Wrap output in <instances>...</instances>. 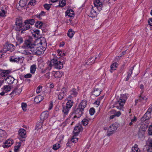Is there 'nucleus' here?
Here are the masks:
<instances>
[{"label": "nucleus", "instance_id": "nucleus-1", "mask_svg": "<svg viewBox=\"0 0 152 152\" xmlns=\"http://www.w3.org/2000/svg\"><path fill=\"white\" fill-rule=\"evenodd\" d=\"M87 103V102L86 100H83L81 102L78 107L75 108L74 110L75 115L73 118H79L81 117L83 113L84 109L86 106Z\"/></svg>", "mask_w": 152, "mask_h": 152}, {"label": "nucleus", "instance_id": "nucleus-2", "mask_svg": "<svg viewBox=\"0 0 152 152\" xmlns=\"http://www.w3.org/2000/svg\"><path fill=\"white\" fill-rule=\"evenodd\" d=\"M47 64L48 65L47 69L49 70H50L53 66L58 69H61L63 67V63L56 58L53 59L50 61H48Z\"/></svg>", "mask_w": 152, "mask_h": 152}, {"label": "nucleus", "instance_id": "nucleus-3", "mask_svg": "<svg viewBox=\"0 0 152 152\" xmlns=\"http://www.w3.org/2000/svg\"><path fill=\"white\" fill-rule=\"evenodd\" d=\"M15 23L16 26V29L17 31H21V33L28 29V20H27L25 21L24 26L22 25V21L18 18L16 19Z\"/></svg>", "mask_w": 152, "mask_h": 152}, {"label": "nucleus", "instance_id": "nucleus-4", "mask_svg": "<svg viewBox=\"0 0 152 152\" xmlns=\"http://www.w3.org/2000/svg\"><path fill=\"white\" fill-rule=\"evenodd\" d=\"M152 116V105L148 109L147 112L141 118V121L143 124L147 125V126L149 123V119Z\"/></svg>", "mask_w": 152, "mask_h": 152}, {"label": "nucleus", "instance_id": "nucleus-5", "mask_svg": "<svg viewBox=\"0 0 152 152\" xmlns=\"http://www.w3.org/2000/svg\"><path fill=\"white\" fill-rule=\"evenodd\" d=\"M38 44H36L35 40H33L32 37L29 36V51L31 53L29 52V53H32L34 54L35 53L37 48L38 46Z\"/></svg>", "mask_w": 152, "mask_h": 152}, {"label": "nucleus", "instance_id": "nucleus-6", "mask_svg": "<svg viewBox=\"0 0 152 152\" xmlns=\"http://www.w3.org/2000/svg\"><path fill=\"white\" fill-rule=\"evenodd\" d=\"M128 97L127 94H121V96L118 100V103L119 104L118 106H117L116 107L120 110H123V106L125 103L126 100L127 99Z\"/></svg>", "mask_w": 152, "mask_h": 152}, {"label": "nucleus", "instance_id": "nucleus-7", "mask_svg": "<svg viewBox=\"0 0 152 152\" xmlns=\"http://www.w3.org/2000/svg\"><path fill=\"white\" fill-rule=\"evenodd\" d=\"M39 44H40V45L38 47L34 54L38 55L43 54L44 53V51L46 49V48L43 46L46 45V43L45 41H44L43 42H42L41 40H39Z\"/></svg>", "mask_w": 152, "mask_h": 152}, {"label": "nucleus", "instance_id": "nucleus-8", "mask_svg": "<svg viewBox=\"0 0 152 152\" xmlns=\"http://www.w3.org/2000/svg\"><path fill=\"white\" fill-rule=\"evenodd\" d=\"M147 127V125L142 124L141 125L137 133L139 138H142L144 136Z\"/></svg>", "mask_w": 152, "mask_h": 152}, {"label": "nucleus", "instance_id": "nucleus-9", "mask_svg": "<svg viewBox=\"0 0 152 152\" xmlns=\"http://www.w3.org/2000/svg\"><path fill=\"white\" fill-rule=\"evenodd\" d=\"M67 91V88L65 87L62 88L61 91L59 92L57 91V92H56V94H57L58 99L60 100L62 99L66 95Z\"/></svg>", "mask_w": 152, "mask_h": 152}, {"label": "nucleus", "instance_id": "nucleus-10", "mask_svg": "<svg viewBox=\"0 0 152 152\" xmlns=\"http://www.w3.org/2000/svg\"><path fill=\"white\" fill-rule=\"evenodd\" d=\"M94 7L97 9L98 11H100L102 9L103 4L102 2H101L100 0H95L94 2Z\"/></svg>", "mask_w": 152, "mask_h": 152}, {"label": "nucleus", "instance_id": "nucleus-11", "mask_svg": "<svg viewBox=\"0 0 152 152\" xmlns=\"http://www.w3.org/2000/svg\"><path fill=\"white\" fill-rule=\"evenodd\" d=\"M10 61L11 62H17L20 64L22 63L23 62V58L22 57H16L12 56L10 58Z\"/></svg>", "mask_w": 152, "mask_h": 152}, {"label": "nucleus", "instance_id": "nucleus-12", "mask_svg": "<svg viewBox=\"0 0 152 152\" xmlns=\"http://www.w3.org/2000/svg\"><path fill=\"white\" fill-rule=\"evenodd\" d=\"M22 48L25 49L23 50V54L28 55V40H27L25 41L23 45L22 46Z\"/></svg>", "mask_w": 152, "mask_h": 152}, {"label": "nucleus", "instance_id": "nucleus-13", "mask_svg": "<svg viewBox=\"0 0 152 152\" xmlns=\"http://www.w3.org/2000/svg\"><path fill=\"white\" fill-rule=\"evenodd\" d=\"M14 46L12 44H9L7 45L6 47H4L3 50V52L5 53L7 51L12 52L14 50Z\"/></svg>", "mask_w": 152, "mask_h": 152}, {"label": "nucleus", "instance_id": "nucleus-14", "mask_svg": "<svg viewBox=\"0 0 152 152\" xmlns=\"http://www.w3.org/2000/svg\"><path fill=\"white\" fill-rule=\"evenodd\" d=\"M96 8L92 7L91 9L89 10L88 15L91 17H95L97 15V12L95 10Z\"/></svg>", "mask_w": 152, "mask_h": 152}, {"label": "nucleus", "instance_id": "nucleus-15", "mask_svg": "<svg viewBox=\"0 0 152 152\" xmlns=\"http://www.w3.org/2000/svg\"><path fill=\"white\" fill-rule=\"evenodd\" d=\"M26 132L23 129H21L18 131L19 137L25 138L26 137Z\"/></svg>", "mask_w": 152, "mask_h": 152}, {"label": "nucleus", "instance_id": "nucleus-16", "mask_svg": "<svg viewBox=\"0 0 152 152\" xmlns=\"http://www.w3.org/2000/svg\"><path fill=\"white\" fill-rule=\"evenodd\" d=\"M82 128L81 126H76L73 131V133L75 135H77L79 132L82 130Z\"/></svg>", "mask_w": 152, "mask_h": 152}, {"label": "nucleus", "instance_id": "nucleus-17", "mask_svg": "<svg viewBox=\"0 0 152 152\" xmlns=\"http://www.w3.org/2000/svg\"><path fill=\"white\" fill-rule=\"evenodd\" d=\"M4 145H3L4 148L8 147L11 146L13 143V141L12 139H8L4 142Z\"/></svg>", "mask_w": 152, "mask_h": 152}, {"label": "nucleus", "instance_id": "nucleus-18", "mask_svg": "<svg viewBox=\"0 0 152 152\" xmlns=\"http://www.w3.org/2000/svg\"><path fill=\"white\" fill-rule=\"evenodd\" d=\"M49 113L48 111H45L43 112L40 115V119L41 120L44 121L48 118Z\"/></svg>", "mask_w": 152, "mask_h": 152}, {"label": "nucleus", "instance_id": "nucleus-19", "mask_svg": "<svg viewBox=\"0 0 152 152\" xmlns=\"http://www.w3.org/2000/svg\"><path fill=\"white\" fill-rule=\"evenodd\" d=\"M52 74L56 78L61 77L63 74V73L62 72H61L60 71L56 72L53 71L52 72Z\"/></svg>", "mask_w": 152, "mask_h": 152}, {"label": "nucleus", "instance_id": "nucleus-20", "mask_svg": "<svg viewBox=\"0 0 152 152\" xmlns=\"http://www.w3.org/2000/svg\"><path fill=\"white\" fill-rule=\"evenodd\" d=\"M65 15L66 16H68L69 17H74L75 13L73 10H68L65 12Z\"/></svg>", "mask_w": 152, "mask_h": 152}, {"label": "nucleus", "instance_id": "nucleus-21", "mask_svg": "<svg viewBox=\"0 0 152 152\" xmlns=\"http://www.w3.org/2000/svg\"><path fill=\"white\" fill-rule=\"evenodd\" d=\"M43 99L44 98L42 96L38 95L34 99V103L36 104H38L42 101Z\"/></svg>", "mask_w": 152, "mask_h": 152}, {"label": "nucleus", "instance_id": "nucleus-22", "mask_svg": "<svg viewBox=\"0 0 152 152\" xmlns=\"http://www.w3.org/2000/svg\"><path fill=\"white\" fill-rule=\"evenodd\" d=\"M101 91V90L99 89L95 88L92 92V94L96 96H97L100 94Z\"/></svg>", "mask_w": 152, "mask_h": 152}, {"label": "nucleus", "instance_id": "nucleus-23", "mask_svg": "<svg viewBox=\"0 0 152 152\" xmlns=\"http://www.w3.org/2000/svg\"><path fill=\"white\" fill-rule=\"evenodd\" d=\"M22 91V90L21 88H15L13 91L12 92L10 95H16L20 94Z\"/></svg>", "mask_w": 152, "mask_h": 152}, {"label": "nucleus", "instance_id": "nucleus-24", "mask_svg": "<svg viewBox=\"0 0 152 152\" xmlns=\"http://www.w3.org/2000/svg\"><path fill=\"white\" fill-rule=\"evenodd\" d=\"M15 80L14 77L11 76H10L7 77L5 79V80L8 84H12L13 83Z\"/></svg>", "mask_w": 152, "mask_h": 152}, {"label": "nucleus", "instance_id": "nucleus-25", "mask_svg": "<svg viewBox=\"0 0 152 152\" xmlns=\"http://www.w3.org/2000/svg\"><path fill=\"white\" fill-rule=\"evenodd\" d=\"M96 57H92L89 58L87 61L86 63L87 64L89 65H91L94 63L95 61V59Z\"/></svg>", "mask_w": 152, "mask_h": 152}, {"label": "nucleus", "instance_id": "nucleus-26", "mask_svg": "<svg viewBox=\"0 0 152 152\" xmlns=\"http://www.w3.org/2000/svg\"><path fill=\"white\" fill-rule=\"evenodd\" d=\"M74 104V101L72 99H69L66 103V106L68 108H71Z\"/></svg>", "mask_w": 152, "mask_h": 152}, {"label": "nucleus", "instance_id": "nucleus-27", "mask_svg": "<svg viewBox=\"0 0 152 152\" xmlns=\"http://www.w3.org/2000/svg\"><path fill=\"white\" fill-rule=\"evenodd\" d=\"M118 126L116 124L114 123L111 124L108 128V130H111L114 132L117 130Z\"/></svg>", "mask_w": 152, "mask_h": 152}, {"label": "nucleus", "instance_id": "nucleus-28", "mask_svg": "<svg viewBox=\"0 0 152 152\" xmlns=\"http://www.w3.org/2000/svg\"><path fill=\"white\" fill-rule=\"evenodd\" d=\"M37 69V66L34 64L31 65L30 68V72L32 74H34Z\"/></svg>", "mask_w": 152, "mask_h": 152}, {"label": "nucleus", "instance_id": "nucleus-29", "mask_svg": "<svg viewBox=\"0 0 152 152\" xmlns=\"http://www.w3.org/2000/svg\"><path fill=\"white\" fill-rule=\"evenodd\" d=\"M134 66L133 67H131L129 69V71L128 72V75H127V78L126 79V81H128L129 78L130 77L132 73V71L134 69Z\"/></svg>", "mask_w": 152, "mask_h": 152}, {"label": "nucleus", "instance_id": "nucleus-30", "mask_svg": "<svg viewBox=\"0 0 152 152\" xmlns=\"http://www.w3.org/2000/svg\"><path fill=\"white\" fill-rule=\"evenodd\" d=\"M132 152H141L139 148H138V146L136 144H135L132 148Z\"/></svg>", "mask_w": 152, "mask_h": 152}, {"label": "nucleus", "instance_id": "nucleus-31", "mask_svg": "<svg viewBox=\"0 0 152 152\" xmlns=\"http://www.w3.org/2000/svg\"><path fill=\"white\" fill-rule=\"evenodd\" d=\"M118 65V63L116 62H115L112 64L110 66L111 70L110 71V72H112L111 70H116L117 68Z\"/></svg>", "mask_w": 152, "mask_h": 152}, {"label": "nucleus", "instance_id": "nucleus-32", "mask_svg": "<svg viewBox=\"0 0 152 152\" xmlns=\"http://www.w3.org/2000/svg\"><path fill=\"white\" fill-rule=\"evenodd\" d=\"M69 93L70 94L72 95V96H74L75 97H76L77 94V93L76 91V89L74 88L71 90L69 91Z\"/></svg>", "mask_w": 152, "mask_h": 152}, {"label": "nucleus", "instance_id": "nucleus-33", "mask_svg": "<svg viewBox=\"0 0 152 152\" xmlns=\"http://www.w3.org/2000/svg\"><path fill=\"white\" fill-rule=\"evenodd\" d=\"M27 1L28 0H20L19 5L21 7H24L26 6Z\"/></svg>", "mask_w": 152, "mask_h": 152}, {"label": "nucleus", "instance_id": "nucleus-34", "mask_svg": "<svg viewBox=\"0 0 152 152\" xmlns=\"http://www.w3.org/2000/svg\"><path fill=\"white\" fill-rule=\"evenodd\" d=\"M6 136V132L3 130L0 129V141L1 138L5 137Z\"/></svg>", "mask_w": 152, "mask_h": 152}, {"label": "nucleus", "instance_id": "nucleus-35", "mask_svg": "<svg viewBox=\"0 0 152 152\" xmlns=\"http://www.w3.org/2000/svg\"><path fill=\"white\" fill-rule=\"evenodd\" d=\"M70 108H68L66 106L63 107L62 112H63L64 114L66 115L68 114Z\"/></svg>", "mask_w": 152, "mask_h": 152}, {"label": "nucleus", "instance_id": "nucleus-36", "mask_svg": "<svg viewBox=\"0 0 152 152\" xmlns=\"http://www.w3.org/2000/svg\"><path fill=\"white\" fill-rule=\"evenodd\" d=\"M75 34L74 31H73L72 29H69L67 33L68 36L70 38H72Z\"/></svg>", "mask_w": 152, "mask_h": 152}, {"label": "nucleus", "instance_id": "nucleus-37", "mask_svg": "<svg viewBox=\"0 0 152 152\" xmlns=\"http://www.w3.org/2000/svg\"><path fill=\"white\" fill-rule=\"evenodd\" d=\"M21 145L20 142L17 143L16 145L14 147V152H18V151Z\"/></svg>", "mask_w": 152, "mask_h": 152}, {"label": "nucleus", "instance_id": "nucleus-38", "mask_svg": "<svg viewBox=\"0 0 152 152\" xmlns=\"http://www.w3.org/2000/svg\"><path fill=\"white\" fill-rule=\"evenodd\" d=\"M10 72L9 70H3L1 73V75L2 77H6Z\"/></svg>", "mask_w": 152, "mask_h": 152}, {"label": "nucleus", "instance_id": "nucleus-39", "mask_svg": "<svg viewBox=\"0 0 152 152\" xmlns=\"http://www.w3.org/2000/svg\"><path fill=\"white\" fill-rule=\"evenodd\" d=\"M11 87L9 86H4L3 87V90L6 93L10 91L11 90Z\"/></svg>", "mask_w": 152, "mask_h": 152}, {"label": "nucleus", "instance_id": "nucleus-40", "mask_svg": "<svg viewBox=\"0 0 152 152\" xmlns=\"http://www.w3.org/2000/svg\"><path fill=\"white\" fill-rule=\"evenodd\" d=\"M66 3V2L65 0H61L59 2V4L57 7H63L65 6Z\"/></svg>", "mask_w": 152, "mask_h": 152}, {"label": "nucleus", "instance_id": "nucleus-41", "mask_svg": "<svg viewBox=\"0 0 152 152\" xmlns=\"http://www.w3.org/2000/svg\"><path fill=\"white\" fill-rule=\"evenodd\" d=\"M75 136H76L74 135L70 139L72 143H75L78 141V139L76 138Z\"/></svg>", "mask_w": 152, "mask_h": 152}, {"label": "nucleus", "instance_id": "nucleus-42", "mask_svg": "<svg viewBox=\"0 0 152 152\" xmlns=\"http://www.w3.org/2000/svg\"><path fill=\"white\" fill-rule=\"evenodd\" d=\"M43 23L41 21H37L35 24V26L38 28H40L42 25Z\"/></svg>", "mask_w": 152, "mask_h": 152}, {"label": "nucleus", "instance_id": "nucleus-43", "mask_svg": "<svg viewBox=\"0 0 152 152\" xmlns=\"http://www.w3.org/2000/svg\"><path fill=\"white\" fill-rule=\"evenodd\" d=\"M21 107L23 110L26 111L27 107V104L23 102L21 103Z\"/></svg>", "mask_w": 152, "mask_h": 152}, {"label": "nucleus", "instance_id": "nucleus-44", "mask_svg": "<svg viewBox=\"0 0 152 152\" xmlns=\"http://www.w3.org/2000/svg\"><path fill=\"white\" fill-rule=\"evenodd\" d=\"M6 12L3 10H1L0 11V17H4L6 16Z\"/></svg>", "mask_w": 152, "mask_h": 152}, {"label": "nucleus", "instance_id": "nucleus-45", "mask_svg": "<svg viewBox=\"0 0 152 152\" xmlns=\"http://www.w3.org/2000/svg\"><path fill=\"white\" fill-rule=\"evenodd\" d=\"M57 52L58 53V55L59 56H65L64 52L63 51L60 50H57Z\"/></svg>", "mask_w": 152, "mask_h": 152}, {"label": "nucleus", "instance_id": "nucleus-46", "mask_svg": "<svg viewBox=\"0 0 152 152\" xmlns=\"http://www.w3.org/2000/svg\"><path fill=\"white\" fill-rule=\"evenodd\" d=\"M34 32H31V34L32 35L34 36V37H35L36 36V35L37 34L38 35L39 34V30L37 29L35 30H33Z\"/></svg>", "mask_w": 152, "mask_h": 152}, {"label": "nucleus", "instance_id": "nucleus-47", "mask_svg": "<svg viewBox=\"0 0 152 152\" xmlns=\"http://www.w3.org/2000/svg\"><path fill=\"white\" fill-rule=\"evenodd\" d=\"M88 121L89 120L87 119H83L82 121V124L83 125L86 126L88 124Z\"/></svg>", "mask_w": 152, "mask_h": 152}, {"label": "nucleus", "instance_id": "nucleus-48", "mask_svg": "<svg viewBox=\"0 0 152 152\" xmlns=\"http://www.w3.org/2000/svg\"><path fill=\"white\" fill-rule=\"evenodd\" d=\"M52 5V4H45L44 5V7L45 9L47 10H49L50 9Z\"/></svg>", "mask_w": 152, "mask_h": 152}, {"label": "nucleus", "instance_id": "nucleus-49", "mask_svg": "<svg viewBox=\"0 0 152 152\" xmlns=\"http://www.w3.org/2000/svg\"><path fill=\"white\" fill-rule=\"evenodd\" d=\"M60 147V145L59 144L56 143L53 145V149L55 150H56L58 149Z\"/></svg>", "mask_w": 152, "mask_h": 152}, {"label": "nucleus", "instance_id": "nucleus-50", "mask_svg": "<svg viewBox=\"0 0 152 152\" xmlns=\"http://www.w3.org/2000/svg\"><path fill=\"white\" fill-rule=\"evenodd\" d=\"M42 87L41 86H39L36 89V92L37 94L39 93L42 91Z\"/></svg>", "mask_w": 152, "mask_h": 152}, {"label": "nucleus", "instance_id": "nucleus-51", "mask_svg": "<svg viewBox=\"0 0 152 152\" xmlns=\"http://www.w3.org/2000/svg\"><path fill=\"white\" fill-rule=\"evenodd\" d=\"M42 123H39L38 124H37L36 125V127L37 130L41 128L42 126Z\"/></svg>", "mask_w": 152, "mask_h": 152}, {"label": "nucleus", "instance_id": "nucleus-52", "mask_svg": "<svg viewBox=\"0 0 152 152\" xmlns=\"http://www.w3.org/2000/svg\"><path fill=\"white\" fill-rule=\"evenodd\" d=\"M50 72H48V73H46L45 74V75L44 77L46 80H47L50 79Z\"/></svg>", "mask_w": 152, "mask_h": 152}, {"label": "nucleus", "instance_id": "nucleus-53", "mask_svg": "<svg viewBox=\"0 0 152 152\" xmlns=\"http://www.w3.org/2000/svg\"><path fill=\"white\" fill-rule=\"evenodd\" d=\"M36 4L35 0H30L29 1V4L32 6H34Z\"/></svg>", "mask_w": 152, "mask_h": 152}, {"label": "nucleus", "instance_id": "nucleus-54", "mask_svg": "<svg viewBox=\"0 0 152 152\" xmlns=\"http://www.w3.org/2000/svg\"><path fill=\"white\" fill-rule=\"evenodd\" d=\"M146 99H147V98L145 96H140L137 100L139 101H142Z\"/></svg>", "mask_w": 152, "mask_h": 152}, {"label": "nucleus", "instance_id": "nucleus-55", "mask_svg": "<svg viewBox=\"0 0 152 152\" xmlns=\"http://www.w3.org/2000/svg\"><path fill=\"white\" fill-rule=\"evenodd\" d=\"M149 148L148 150V151L149 152V151L150 150H152V139L150 141V142L149 143Z\"/></svg>", "mask_w": 152, "mask_h": 152}, {"label": "nucleus", "instance_id": "nucleus-56", "mask_svg": "<svg viewBox=\"0 0 152 152\" xmlns=\"http://www.w3.org/2000/svg\"><path fill=\"white\" fill-rule=\"evenodd\" d=\"M114 132L111 130H108V131L107 132V135L108 136H110L112 134L114 133Z\"/></svg>", "mask_w": 152, "mask_h": 152}, {"label": "nucleus", "instance_id": "nucleus-57", "mask_svg": "<svg viewBox=\"0 0 152 152\" xmlns=\"http://www.w3.org/2000/svg\"><path fill=\"white\" fill-rule=\"evenodd\" d=\"M148 133L150 135H152V125L149 126L148 130Z\"/></svg>", "mask_w": 152, "mask_h": 152}, {"label": "nucleus", "instance_id": "nucleus-58", "mask_svg": "<svg viewBox=\"0 0 152 152\" xmlns=\"http://www.w3.org/2000/svg\"><path fill=\"white\" fill-rule=\"evenodd\" d=\"M90 114L91 115H93L95 113V110L93 108H91L89 110Z\"/></svg>", "mask_w": 152, "mask_h": 152}, {"label": "nucleus", "instance_id": "nucleus-59", "mask_svg": "<svg viewBox=\"0 0 152 152\" xmlns=\"http://www.w3.org/2000/svg\"><path fill=\"white\" fill-rule=\"evenodd\" d=\"M72 142H71V141L70 139H69L68 140V142L66 144V145L67 147H70L71 145H72Z\"/></svg>", "mask_w": 152, "mask_h": 152}, {"label": "nucleus", "instance_id": "nucleus-60", "mask_svg": "<svg viewBox=\"0 0 152 152\" xmlns=\"http://www.w3.org/2000/svg\"><path fill=\"white\" fill-rule=\"evenodd\" d=\"M17 39L19 44H21L23 42V40L22 38L20 37H17Z\"/></svg>", "mask_w": 152, "mask_h": 152}, {"label": "nucleus", "instance_id": "nucleus-61", "mask_svg": "<svg viewBox=\"0 0 152 152\" xmlns=\"http://www.w3.org/2000/svg\"><path fill=\"white\" fill-rule=\"evenodd\" d=\"M35 22L34 20L33 19H29V24L33 25Z\"/></svg>", "mask_w": 152, "mask_h": 152}, {"label": "nucleus", "instance_id": "nucleus-62", "mask_svg": "<svg viewBox=\"0 0 152 152\" xmlns=\"http://www.w3.org/2000/svg\"><path fill=\"white\" fill-rule=\"evenodd\" d=\"M121 114V112L120 111L117 112L115 113V116L118 117L120 116Z\"/></svg>", "mask_w": 152, "mask_h": 152}, {"label": "nucleus", "instance_id": "nucleus-63", "mask_svg": "<svg viewBox=\"0 0 152 152\" xmlns=\"http://www.w3.org/2000/svg\"><path fill=\"white\" fill-rule=\"evenodd\" d=\"M125 53V51L122 52V54L120 56H118L117 57H116L115 58V59H117V60H118L120 59V57H121L122 55H124Z\"/></svg>", "mask_w": 152, "mask_h": 152}, {"label": "nucleus", "instance_id": "nucleus-64", "mask_svg": "<svg viewBox=\"0 0 152 152\" xmlns=\"http://www.w3.org/2000/svg\"><path fill=\"white\" fill-rule=\"evenodd\" d=\"M148 22L150 26H152V18L149 19Z\"/></svg>", "mask_w": 152, "mask_h": 152}]
</instances>
